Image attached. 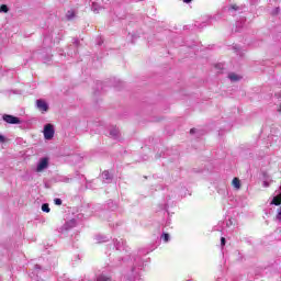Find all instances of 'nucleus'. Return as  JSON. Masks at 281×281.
Wrapping results in <instances>:
<instances>
[{"instance_id": "nucleus-1", "label": "nucleus", "mask_w": 281, "mask_h": 281, "mask_svg": "<svg viewBox=\"0 0 281 281\" xmlns=\"http://www.w3.org/2000/svg\"><path fill=\"white\" fill-rule=\"evenodd\" d=\"M49 168V158H41L36 165L35 172H45Z\"/></svg>"}, {"instance_id": "nucleus-2", "label": "nucleus", "mask_w": 281, "mask_h": 281, "mask_svg": "<svg viewBox=\"0 0 281 281\" xmlns=\"http://www.w3.org/2000/svg\"><path fill=\"white\" fill-rule=\"evenodd\" d=\"M54 125L46 124L44 126V139H54Z\"/></svg>"}, {"instance_id": "nucleus-3", "label": "nucleus", "mask_w": 281, "mask_h": 281, "mask_svg": "<svg viewBox=\"0 0 281 281\" xmlns=\"http://www.w3.org/2000/svg\"><path fill=\"white\" fill-rule=\"evenodd\" d=\"M3 120L7 122V124H21V120H19V117L12 116L10 114H4Z\"/></svg>"}, {"instance_id": "nucleus-4", "label": "nucleus", "mask_w": 281, "mask_h": 281, "mask_svg": "<svg viewBox=\"0 0 281 281\" xmlns=\"http://www.w3.org/2000/svg\"><path fill=\"white\" fill-rule=\"evenodd\" d=\"M36 106L40 111H43V112H47L49 110V105L47 104V102L42 99L36 101Z\"/></svg>"}, {"instance_id": "nucleus-5", "label": "nucleus", "mask_w": 281, "mask_h": 281, "mask_svg": "<svg viewBox=\"0 0 281 281\" xmlns=\"http://www.w3.org/2000/svg\"><path fill=\"white\" fill-rule=\"evenodd\" d=\"M125 245H126V241L124 239H119V240L116 239L114 241V247L116 248L117 251H122V249H124Z\"/></svg>"}, {"instance_id": "nucleus-6", "label": "nucleus", "mask_w": 281, "mask_h": 281, "mask_svg": "<svg viewBox=\"0 0 281 281\" xmlns=\"http://www.w3.org/2000/svg\"><path fill=\"white\" fill-rule=\"evenodd\" d=\"M72 227H76V220H70L68 222H66L63 226V229L65 232L69 231V229H72Z\"/></svg>"}, {"instance_id": "nucleus-7", "label": "nucleus", "mask_w": 281, "mask_h": 281, "mask_svg": "<svg viewBox=\"0 0 281 281\" xmlns=\"http://www.w3.org/2000/svg\"><path fill=\"white\" fill-rule=\"evenodd\" d=\"M271 183H273V179H271L267 173H263V181H262L263 188H269Z\"/></svg>"}, {"instance_id": "nucleus-8", "label": "nucleus", "mask_w": 281, "mask_h": 281, "mask_svg": "<svg viewBox=\"0 0 281 281\" xmlns=\"http://www.w3.org/2000/svg\"><path fill=\"white\" fill-rule=\"evenodd\" d=\"M110 136L113 139H117V137H120V130L117 127H111L110 128Z\"/></svg>"}, {"instance_id": "nucleus-9", "label": "nucleus", "mask_w": 281, "mask_h": 281, "mask_svg": "<svg viewBox=\"0 0 281 281\" xmlns=\"http://www.w3.org/2000/svg\"><path fill=\"white\" fill-rule=\"evenodd\" d=\"M238 10H240V7L236 5V4H231L228 7V12L229 14H234V12H238Z\"/></svg>"}, {"instance_id": "nucleus-10", "label": "nucleus", "mask_w": 281, "mask_h": 281, "mask_svg": "<svg viewBox=\"0 0 281 281\" xmlns=\"http://www.w3.org/2000/svg\"><path fill=\"white\" fill-rule=\"evenodd\" d=\"M232 183H233V187L235 188V190H240V179L234 178Z\"/></svg>"}, {"instance_id": "nucleus-11", "label": "nucleus", "mask_w": 281, "mask_h": 281, "mask_svg": "<svg viewBox=\"0 0 281 281\" xmlns=\"http://www.w3.org/2000/svg\"><path fill=\"white\" fill-rule=\"evenodd\" d=\"M229 80H232V82H238V80H240V76L236 75V74H231L228 75Z\"/></svg>"}, {"instance_id": "nucleus-12", "label": "nucleus", "mask_w": 281, "mask_h": 281, "mask_svg": "<svg viewBox=\"0 0 281 281\" xmlns=\"http://www.w3.org/2000/svg\"><path fill=\"white\" fill-rule=\"evenodd\" d=\"M102 179L103 181H111V173L109 171H103Z\"/></svg>"}, {"instance_id": "nucleus-13", "label": "nucleus", "mask_w": 281, "mask_h": 281, "mask_svg": "<svg viewBox=\"0 0 281 281\" xmlns=\"http://www.w3.org/2000/svg\"><path fill=\"white\" fill-rule=\"evenodd\" d=\"M91 10L92 12H100V5L95 2H92V5H91Z\"/></svg>"}, {"instance_id": "nucleus-14", "label": "nucleus", "mask_w": 281, "mask_h": 281, "mask_svg": "<svg viewBox=\"0 0 281 281\" xmlns=\"http://www.w3.org/2000/svg\"><path fill=\"white\" fill-rule=\"evenodd\" d=\"M98 281H111V278L104 276V274H101L97 278Z\"/></svg>"}, {"instance_id": "nucleus-15", "label": "nucleus", "mask_w": 281, "mask_h": 281, "mask_svg": "<svg viewBox=\"0 0 281 281\" xmlns=\"http://www.w3.org/2000/svg\"><path fill=\"white\" fill-rule=\"evenodd\" d=\"M162 240L165 243H168V240H170V235H168L167 233H164L162 236H161Z\"/></svg>"}, {"instance_id": "nucleus-16", "label": "nucleus", "mask_w": 281, "mask_h": 281, "mask_svg": "<svg viewBox=\"0 0 281 281\" xmlns=\"http://www.w3.org/2000/svg\"><path fill=\"white\" fill-rule=\"evenodd\" d=\"M42 211L46 212V213H49V204H43L42 205Z\"/></svg>"}, {"instance_id": "nucleus-17", "label": "nucleus", "mask_w": 281, "mask_h": 281, "mask_svg": "<svg viewBox=\"0 0 281 281\" xmlns=\"http://www.w3.org/2000/svg\"><path fill=\"white\" fill-rule=\"evenodd\" d=\"M0 12H8V5L2 4V5L0 7Z\"/></svg>"}, {"instance_id": "nucleus-18", "label": "nucleus", "mask_w": 281, "mask_h": 281, "mask_svg": "<svg viewBox=\"0 0 281 281\" xmlns=\"http://www.w3.org/2000/svg\"><path fill=\"white\" fill-rule=\"evenodd\" d=\"M54 203H55V205H63V200L57 198L54 200Z\"/></svg>"}, {"instance_id": "nucleus-19", "label": "nucleus", "mask_w": 281, "mask_h": 281, "mask_svg": "<svg viewBox=\"0 0 281 281\" xmlns=\"http://www.w3.org/2000/svg\"><path fill=\"white\" fill-rule=\"evenodd\" d=\"M74 18V11H68L67 19L71 20Z\"/></svg>"}, {"instance_id": "nucleus-20", "label": "nucleus", "mask_w": 281, "mask_h": 281, "mask_svg": "<svg viewBox=\"0 0 281 281\" xmlns=\"http://www.w3.org/2000/svg\"><path fill=\"white\" fill-rule=\"evenodd\" d=\"M221 245H222V247H225V237L221 238Z\"/></svg>"}, {"instance_id": "nucleus-21", "label": "nucleus", "mask_w": 281, "mask_h": 281, "mask_svg": "<svg viewBox=\"0 0 281 281\" xmlns=\"http://www.w3.org/2000/svg\"><path fill=\"white\" fill-rule=\"evenodd\" d=\"M5 142V137L3 135H0V143L3 144Z\"/></svg>"}, {"instance_id": "nucleus-22", "label": "nucleus", "mask_w": 281, "mask_h": 281, "mask_svg": "<svg viewBox=\"0 0 281 281\" xmlns=\"http://www.w3.org/2000/svg\"><path fill=\"white\" fill-rule=\"evenodd\" d=\"M184 1V3H191L192 2V0H183Z\"/></svg>"}, {"instance_id": "nucleus-23", "label": "nucleus", "mask_w": 281, "mask_h": 281, "mask_svg": "<svg viewBox=\"0 0 281 281\" xmlns=\"http://www.w3.org/2000/svg\"><path fill=\"white\" fill-rule=\"evenodd\" d=\"M279 235L278 240H281V231H279Z\"/></svg>"}, {"instance_id": "nucleus-24", "label": "nucleus", "mask_w": 281, "mask_h": 281, "mask_svg": "<svg viewBox=\"0 0 281 281\" xmlns=\"http://www.w3.org/2000/svg\"><path fill=\"white\" fill-rule=\"evenodd\" d=\"M195 131H196V130L192 128V130L190 131V133H191V134H192V133H195Z\"/></svg>"}, {"instance_id": "nucleus-25", "label": "nucleus", "mask_w": 281, "mask_h": 281, "mask_svg": "<svg viewBox=\"0 0 281 281\" xmlns=\"http://www.w3.org/2000/svg\"><path fill=\"white\" fill-rule=\"evenodd\" d=\"M35 269H41V267H38V266H35Z\"/></svg>"}, {"instance_id": "nucleus-26", "label": "nucleus", "mask_w": 281, "mask_h": 281, "mask_svg": "<svg viewBox=\"0 0 281 281\" xmlns=\"http://www.w3.org/2000/svg\"><path fill=\"white\" fill-rule=\"evenodd\" d=\"M279 111H281V105H280V109H279Z\"/></svg>"}]
</instances>
